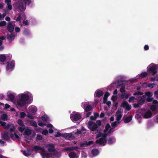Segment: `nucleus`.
<instances>
[{
	"mask_svg": "<svg viewBox=\"0 0 158 158\" xmlns=\"http://www.w3.org/2000/svg\"><path fill=\"white\" fill-rule=\"evenodd\" d=\"M20 116L21 118H23L25 117L26 115V114L24 112H21L20 113Z\"/></svg>",
	"mask_w": 158,
	"mask_h": 158,
	"instance_id": "43",
	"label": "nucleus"
},
{
	"mask_svg": "<svg viewBox=\"0 0 158 158\" xmlns=\"http://www.w3.org/2000/svg\"><path fill=\"white\" fill-rule=\"evenodd\" d=\"M153 98H151V97H148L146 99V100L148 102H151L153 101Z\"/></svg>",
	"mask_w": 158,
	"mask_h": 158,
	"instance_id": "51",
	"label": "nucleus"
},
{
	"mask_svg": "<svg viewBox=\"0 0 158 158\" xmlns=\"http://www.w3.org/2000/svg\"><path fill=\"white\" fill-rule=\"evenodd\" d=\"M70 158H75L76 156V154L74 152H71L69 154Z\"/></svg>",
	"mask_w": 158,
	"mask_h": 158,
	"instance_id": "26",
	"label": "nucleus"
},
{
	"mask_svg": "<svg viewBox=\"0 0 158 158\" xmlns=\"http://www.w3.org/2000/svg\"><path fill=\"white\" fill-rule=\"evenodd\" d=\"M17 5L18 9L21 11H24L26 8V5H25L22 1H19L17 2Z\"/></svg>",
	"mask_w": 158,
	"mask_h": 158,
	"instance_id": "2",
	"label": "nucleus"
},
{
	"mask_svg": "<svg viewBox=\"0 0 158 158\" xmlns=\"http://www.w3.org/2000/svg\"><path fill=\"white\" fill-rule=\"evenodd\" d=\"M7 38L8 40H11L12 41V40L14 39V35L11 34H8L7 35Z\"/></svg>",
	"mask_w": 158,
	"mask_h": 158,
	"instance_id": "25",
	"label": "nucleus"
},
{
	"mask_svg": "<svg viewBox=\"0 0 158 158\" xmlns=\"http://www.w3.org/2000/svg\"><path fill=\"white\" fill-rule=\"evenodd\" d=\"M103 94V92L100 90L98 89L96 90L94 93V97H95L100 98L102 96Z\"/></svg>",
	"mask_w": 158,
	"mask_h": 158,
	"instance_id": "11",
	"label": "nucleus"
},
{
	"mask_svg": "<svg viewBox=\"0 0 158 158\" xmlns=\"http://www.w3.org/2000/svg\"><path fill=\"white\" fill-rule=\"evenodd\" d=\"M32 151H36L38 150H41V152H45V150L44 147H40L35 145L34 146Z\"/></svg>",
	"mask_w": 158,
	"mask_h": 158,
	"instance_id": "8",
	"label": "nucleus"
},
{
	"mask_svg": "<svg viewBox=\"0 0 158 158\" xmlns=\"http://www.w3.org/2000/svg\"><path fill=\"white\" fill-rule=\"evenodd\" d=\"M140 98V99L138 101V102L141 105H143L145 102L146 98V96L145 95H143L142 96H139L137 97V100H138Z\"/></svg>",
	"mask_w": 158,
	"mask_h": 158,
	"instance_id": "7",
	"label": "nucleus"
},
{
	"mask_svg": "<svg viewBox=\"0 0 158 158\" xmlns=\"http://www.w3.org/2000/svg\"><path fill=\"white\" fill-rule=\"evenodd\" d=\"M117 99V97L113 95L111 97V99L113 102H115Z\"/></svg>",
	"mask_w": 158,
	"mask_h": 158,
	"instance_id": "56",
	"label": "nucleus"
},
{
	"mask_svg": "<svg viewBox=\"0 0 158 158\" xmlns=\"http://www.w3.org/2000/svg\"><path fill=\"white\" fill-rule=\"evenodd\" d=\"M7 98L10 101H13L15 98L14 95L10 93L7 95Z\"/></svg>",
	"mask_w": 158,
	"mask_h": 158,
	"instance_id": "20",
	"label": "nucleus"
},
{
	"mask_svg": "<svg viewBox=\"0 0 158 158\" xmlns=\"http://www.w3.org/2000/svg\"><path fill=\"white\" fill-rule=\"evenodd\" d=\"M132 117L130 115L129 116L127 117L124 120V122L125 123H128L131 120Z\"/></svg>",
	"mask_w": 158,
	"mask_h": 158,
	"instance_id": "21",
	"label": "nucleus"
},
{
	"mask_svg": "<svg viewBox=\"0 0 158 158\" xmlns=\"http://www.w3.org/2000/svg\"><path fill=\"white\" fill-rule=\"evenodd\" d=\"M114 131V129L113 128H111L110 130L107 133L108 135L110 134L111 133L113 132Z\"/></svg>",
	"mask_w": 158,
	"mask_h": 158,
	"instance_id": "50",
	"label": "nucleus"
},
{
	"mask_svg": "<svg viewBox=\"0 0 158 158\" xmlns=\"http://www.w3.org/2000/svg\"><path fill=\"white\" fill-rule=\"evenodd\" d=\"M86 103H84L83 104V108L85 109V111L86 112H88L90 111L92 109V107L91 105H88L86 107Z\"/></svg>",
	"mask_w": 158,
	"mask_h": 158,
	"instance_id": "13",
	"label": "nucleus"
},
{
	"mask_svg": "<svg viewBox=\"0 0 158 158\" xmlns=\"http://www.w3.org/2000/svg\"><path fill=\"white\" fill-rule=\"evenodd\" d=\"M128 104V102L127 101H123L121 104V106L123 107H125Z\"/></svg>",
	"mask_w": 158,
	"mask_h": 158,
	"instance_id": "38",
	"label": "nucleus"
},
{
	"mask_svg": "<svg viewBox=\"0 0 158 158\" xmlns=\"http://www.w3.org/2000/svg\"><path fill=\"white\" fill-rule=\"evenodd\" d=\"M145 95L146 96H147L148 97H151L152 96L151 92H145Z\"/></svg>",
	"mask_w": 158,
	"mask_h": 158,
	"instance_id": "59",
	"label": "nucleus"
},
{
	"mask_svg": "<svg viewBox=\"0 0 158 158\" xmlns=\"http://www.w3.org/2000/svg\"><path fill=\"white\" fill-rule=\"evenodd\" d=\"M32 151L31 148H27V150H24L23 153V155L26 156L28 157L31 154L30 151Z\"/></svg>",
	"mask_w": 158,
	"mask_h": 158,
	"instance_id": "16",
	"label": "nucleus"
},
{
	"mask_svg": "<svg viewBox=\"0 0 158 158\" xmlns=\"http://www.w3.org/2000/svg\"><path fill=\"white\" fill-rule=\"evenodd\" d=\"M36 139L38 140H41L42 139V137L40 135H37L36 136Z\"/></svg>",
	"mask_w": 158,
	"mask_h": 158,
	"instance_id": "52",
	"label": "nucleus"
},
{
	"mask_svg": "<svg viewBox=\"0 0 158 158\" xmlns=\"http://www.w3.org/2000/svg\"><path fill=\"white\" fill-rule=\"evenodd\" d=\"M6 57L4 55H0V61L1 62H3L6 60Z\"/></svg>",
	"mask_w": 158,
	"mask_h": 158,
	"instance_id": "27",
	"label": "nucleus"
},
{
	"mask_svg": "<svg viewBox=\"0 0 158 158\" xmlns=\"http://www.w3.org/2000/svg\"><path fill=\"white\" fill-rule=\"evenodd\" d=\"M48 131L47 130H45L43 131L42 132V134L44 135H46L48 134Z\"/></svg>",
	"mask_w": 158,
	"mask_h": 158,
	"instance_id": "55",
	"label": "nucleus"
},
{
	"mask_svg": "<svg viewBox=\"0 0 158 158\" xmlns=\"http://www.w3.org/2000/svg\"><path fill=\"white\" fill-rule=\"evenodd\" d=\"M93 141H90L88 142H85V144L87 146H90L93 144Z\"/></svg>",
	"mask_w": 158,
	"mask_h": 158,
	"instance_id": "46",
	"label": "nucleus"
},
{
	"mask_svg": "<svg viewBox=\"0 0 158 158\" xmlns=\"http://www.w3.org/2000/svg\"><path fill=\"white\" fill-rule=\"evenodd\" d=\"M152 116V113L149 110H148L144 114V117L145 118H150Z\"/></svg>",
	"mask_w": 158,
	"mask_h": 158,
	"instance_id": "17",
	"label": "nucleus"
},
{
	"mask_svg": "<svg viewBox=\"0 0 158 158\" xmlns=\"http://www.w3.org/2000/svg\"><path fill=\"white\" fill-rule=\"evenodd\" d=\"M15 65V62L14 61H10V62H7L6 68L8 69H12L14 67Z\"/></svg>",
	"mask_w": 158,
	"mask_h": 158,
	"instance_id": "9",
	"label": "nucleus"
},
{
	"mask_svg": "<svg viewBox=\"0 0 158 158\" xmlns=\"http://www.w3.org/2000/svg\"><path fill=\"white\" fill-rule=\"evenodd\" d=\"M106 142L108 144H112L114 142L112 140V139L111 137H110L107 140H106Z\"/></svg>",
	"mask_w": 158,
	"mask_h": 158,
	"instance_id": "30",
	"label": "nucleus"
},
{
	"mask_svg": "<svg viewBox=\"0 0 158 158\" xmlns=\"http://www.w3.org/2000/svg\"><path fill=\"white\" fill-rule=\"evenodd\" d=\"M48 117L45 116H43L41 117V119L43 121H45L48 120Z\"/></svg>",
	"mask_w": 158,
	"mask_h": 158,
	"instance_id": "47",
	"label": "nucleus"
},
{
	"mask_svg": "<svg viewBox=\"0 0 158 158\" xmlns=\"http://www.w3.org/2000/svg\"><path fill=\"white\" fill-rule=\"evenodd\" d=\"M99 153L98 149L94 148L92 151V154L94 156H97Z\"/></svg>",
	"mask_w": 158,
	"mask_h": 158,
	"instance_id": "23",
	"label": "nucleus"
},
{
	"mask_svg": "<svg viewBox=\"0 0 158 158\" xmlns=\"http://www.w3.org/2000/svg\"><path fill=\"white\" fill-rule=\"evenodd\" d=\"M19 98L17 101V105L20 107L23 106L26 103L30 104L32 102L30 100L27 102L29 100V96L27 94H21L19 95Z\"/></svg>",
	"mask_w": 158,
	"mask_h": 158,
	"instance_id": "1",
	"label": "nucleus"
},
{
	"mask_svg": "<svg viewBox=\"0 0 158 158\" xmlns=\"http://www.w3.org/2000/svg\"><path fill=\"white\" fill-rule=\"evenodd\" d=\"M7 118V115L6 114H3L1 116V119L3 121L6 120Z\"/></svg>",
	"mask_w": 158,
	"mask_h": 158,
	"instance_id": "28",
	"label": "nucleus"
},
{
	"mask_svg": "<svg viewBox=\"0 0 158 158\" xmlns=\"http://www.w3.org/2000/svg\"><path fill=\"white\" fill-rule=\"evenodd\" d=\"M158 66L154 64L151 65L149 68V71L152 73V75H155L157 72Z\"/></svg>",
	"mask_w": 158,
	"mask_h": 158,
	"instance_id": "3",
	"label": "nucleus"
},
{
	"mask_svg": "<svg viewBox=\"0 0 158 158\" xmlns=\"http://www.w3.org/2000/svg\"><path fill=\"white\" fill-rule=\"evenodd\" d=\"M81 115L79 114H77L74 115V120L75 121H77L81 118Z\"/></svg>",
	"mask_w": 158,
	"mask_h": 158,
	"instance_id": "19",
	"label": "nucleus"
},
{
	"mask_svg": "<svg viewBox=\"0 0 158 158\" xmlns=\"http://www.w3.org/2000/svg\"><path fill=\"white\" fill-rule=\"evenodd\" d=\"M143 93L140 91H138L137 92L134 93L133 95L134 96H136L138 95H143Z\"/></svg>",
	"mask_w": 158,
	"mask_h": 158,
	"instance_id": "39",
	"label": "nucleus"
},
{
	"mask_svg": "<svg viewBox=\"0 0 158 158\" xmlns=\"http://www.w3.org/2000/svg\"><path fill=\"white\" fill-rule=\"evenodd\" d=\"M41 156L42 158H52L54 156L53 153H45V152H41L40 153Z\"/></svg>",
	"mask_w": 158,
	"mask_h": 158,
	"instance_id": "4",
	"label": "nucleus"
},
{
	"mask_svg": "<svg viewBox=\"0 0 158 158\" xmlns=\"http://www.w3.org/2000/svg\"><path fill=\"white\" fill-rule=\"evenodd\" d=\"M38 125L40 126L44 127L46 126V124L45 123H43L42 122H40L38 123Z\"/></svg>",
	"mask_w": 158,
	"mask_h": 158,
	"instance_id": "54",
	"label": "nucleus"
},
{
	"mask_svg": "<svg viewBox=\"0 0 158 158\" xmlns=\"http://www.w3.org/2000/svg\"><path fill=\"white\" fill-rule=\"evenodd\" d=\"M9 134L10 133L8 132L4 133L2 136V138L6 141L9 140H10V138L9 135Z\"/></svg>",
	"mask_w": 158,
	"mask_h": 158,
	"instance_id": "15",
	"label": "nucleus"
},
{
	"mask_svg": "<svg viewBox=\"0 0 158 158\" xmlns=\"http://www.w3.org/2000/svg\"><path fill=\"white\" fill-rule=\"evenodd\" d=\"M18 130L21 133H23L25 130V127H19L18 128Z\"/></svg>",
	"mask_w": 158,
	"mask_h": 158,
	"instance_id": "34",
	"label": "nucleus"
},
{
	"mask_svg": "<svg viewBox=\"0 0 158 158\" xmlns=\"http://www.w3.org/2000/svg\"><path fill=\"white\" fill-rule=\"evenodd\" d=\"M7 30L10 33L12 32L14 30V27L11 22H9L7 25Z\"/></svg>",
	"mask_w": 158,
	"mask_h": 158,
	"instance_id": "12",
	"label": "nucleus"
},
{
	"mask_svg": "<svg viewBox=\"0 0 158 158\" xmlns=\"http://www.w3.org/2000/svg\"><path fill=\"white\" fill-rule=\"evenodd\" d=\"M126 109L127 110H130L131 109V106L128 104L125 107Z\"/></svg>",
	"mask_w": 158,
	"mask_h": 158,
	"instance_id": "49",
	"label": "nucleus"
},
{
	"mask_svg": "<svg viewBox=\"0 0 158 158\" xmlns=\"http://www.w3.org/2000/svg\"><path fill=\"white\" fill-rule=\"evenodd\" d=\"M18 123L21 126L23 127H25V125L23 124V121L20 119H19L18 121Z\"/></svg>",
	"mask_w": 158,
	"mask_h": 158,
	"instance_id": "29",
	"label": "nucleus"
},
{
	"mask_svg": "<svg viewBox=\"0 0 158 158\" xmlns=\"http://www.w3.org/2000/svg\"><path fill=\"white\" fill-rule=\"evenodd\" d=\"M61 135V133H60L59 132H57V134L55 135V137H60Z\"/></svg>",
	"mask_w": 158,
	"mask_h": 158,
	"instance_id": "64",
	"label": "nucleus"
},
{
	"mask_svg": "<svg viewBox=\"0 0 158 158\" xmlns=\"http://www.w3.org/2000/svg\"><path fill=\"white\" fill-rule=\"evenodd\" d=\"M79 148L77 146L75 147H70L65 148L64 150L67 151H73L74 150H76L78 149H79Z\"/></svg>",
	"mask_w": 158,
	"mask_h": 158,
	"instance_id": "14",
	"label": "nucleus"
},
{
	"mask_svg": "<svg viewBox=\"0 0 158 158\" xmlns=\"http://www.w3.org/2000/svg\"><path fill=\"white\" fill-rule=\"evenodd\" d=\"M20 28L18 27H16L15 28V31L16 32H19L20 31Z\"/></svg>",
	"mask_w": 158,
	"mask_h": 158,
	"instance_id": "63",
	"label": "nucleus"
},
{
	"mask_svg": "<svg viewBox=\"0 0 158 158\" xmlns=\"http://www.w3.org/2000/svg\"><path fill=\"white\" fill-rule=\"evenodd\" d=\"M120 91L122 93L125 92V86H122L120 89Z\"/></svg>",
	"mask_w": 158,
	"mask_h": 158,
	"instance_id": "40",
	"label": "nucleus"
},
{
	"mask_svg": "<svg viewBox=\"0 0 158 158\" xmlns=\"http://www.w3.org/2000/svg\"><path fill=\"white\" fill-rule=\"evenodd\" d=\"M31 133V131L29 129H26L23 133V135L29 136Z\"/></svg>",
	"mask_w": 158,
	"mask_h": 158,
	"instance_id": "18",
	"label": "nucleus"
},
{
	"mask_svg": "<svg viewBox=\"0 0 158 158\" xmlns=\"http://www.w3.org/2000/svg\"><path fill=\"white\" fill-rule=\"evenodd\" d=\"M155 84L154 83L149 84L148 85V87L151 88H152L154 86Z\"/></svg>",
	"mask_w": 158,
	"mask_h": 158,
	"instance_id": "60",
	"label": "nucleus"
},
{
	"mask_svg": "<svg viewBox=\"0 0 158 158\" xmlns=\"http://www.w3.org/2000/svg\"><path fill=\"white\" fill-rule=\"evenodd\" d=\"M131 95V94L129 93L122 94L121 95L122 98H124L126 99L128 98Z\"/></svg>",
	"mask_w": 158,
	"mask_h": 158,
	"instance_id": "24",
	"label": "nucleus"
},
{
	"mask_svg": "<svg viewBox=\"0 0 158 158\" xmlns=\"http://www.w3.org/2000/svg\"><path fill=\"white\" fill-rule=\"evenodd\" d=\"M81 134V131H80L79 129H77V131L75 133V134L79 135Z\"/></svg>",
	"mask_w": 158,
	"mask_h": 158,
	"instance_id": "62",
	"label": "nucleus"
},
{
	"mask_svg": "<svg viewBox=\"0 0 158 158\" xmlns=\"http://www.w3.org/2000/svg\"><path fill=\"white\" fill-rule=\"evenodd\" d=\"M108 135L107 133H105V134H102V138H103L104 139H106V137Z\"/></svg>",
	"mask_w": 158,
	"mask_h": 158,
	"instance_id": "61",
	"label": "nucleus"
},
{
	"mask_svg": "<svg viewBox=\"0 0 158 158\" xmlns=\"http://www.w3.org/2000/svg\"><path fill=\"white\" fill-rule=\"evenodd\" d=\"M7 5L8 8L9 10H11L12 9V6L10 3H7Z\"/></svg>",
	"mask_w": 158,
	"mask_h": 158,
	"instance_id": "58",
	"label": "nucleus"
},
{
	"mask_svg": "<svg viewBox=\"0 0 158 158\" xmlns=\"http://www.w3.org/2000/svg\"><path fill=\"white\" fill-rule=\"evenodd\" d=\"M141 106L138 102L137 103H135L133 104V106L134 108L140 107Z\"/></svg>",
	"mask_w": 158,
	"mask_h": 158,
	"instance_id": "35",
	"label": "nucleus"
},
{
	"mask_svg": "<svg viewBox=\"0 0 158 158\" xmlns=\"http://www.w3.org/2000/svg\"><path fill=\"white\" fill-rule=\"evenodd\" d=\"M106 143V139L103 138H100L98 140H97L96 141V143L97 144L99 143L100 145L103 144V146L105 145L104 143Z\"/></svg>",
	"mask_w": 158,
	"mask_h": 158,
	"instance_id": "10",
	"label": "nucleus"
},
{
	"mask_svg": "<svg viewBox=\"0 0 158 158\" xmlns=\"http://www.w3.org/2000/svg\"><path fill=\"white\" fill-rule=\"evenodd\" d=\"M151 110L153 111H155L156 110L157 107L156 106L152 105L151 106Z\"/></svg>",
	"mask_w": 158,
	"mask_h": 158,
	"instance_id": "37",
	"label": "nucleus"
},
{
	"mask_svg": "<svg viewBox=\"0 0 158 158\" xmlns=\"http://www.w3.org/2000/svg\"><path fill=\"white\" fill-rule=\"evenodd\" d=\"M96 124L98 125V127L100 126L101 125V122L99 120H97L96 121Z\"/></svg>",
	"mask_w": 158,
	"mask_h": 158,
	"instance_id": "57",
	"label": "nucleus"
},
{
	"mask_svg": "<svg viewBox=\"0 0 158 158\" xmlns=\"http://www.w3.org/2000/svg\"><path fill=\"white\" fill-rule=\"evenodd\" d=\"M31 125L35 127H37V123L34 121H32L31 122Z\"/></svg>",
	"mask_w": 158,
	"mask_h": 158,
	"instance_id": "41",
	"label": "nucleus"
},
{
	"mask_svg": "<svg viewBox=\"0 0 158 158\" xmlns=\"http://www.w3.org/2000/svg\"><path fill=\"white\" fill-rule=\"evenodd\" d=\"M21 19L20 14H19V16L16 19V21H19Z\"/></svg>",
	"mask_w": 158,
	"mask_h": 158,
	"instance_id": "53",
	"label": "nucleus"
},
{
	"mask_svg": "<svg viewBox=\"0 0 158 158\" xmlns=\"http://www.w3.org/2000/svg\"><path fill=\"white\" fill-rule=\"evenodd\" d=\"M25 4L29 5L31 3V0H23Z\"/></svg>",
	"mask_w": 158,
	"mask_h": 158,
	"instance_id": "45",
	"label": "nucleus"
},
{
	"mask_svg": "<svg viewBox=\"0 0 158 158\" xmlns=\"http://www.w3.org/2000/svg\"><path fill=\"white\" fill-rule=\"evenodd\" d=\"M62 136L66 139H73L75 137L73 134L71 133H65L63 134Z\"/></svg>",
	"mask_w": 158,
	"mask_h": 158,
	"instance_id": "5",
	"label": "nucleus"
},
{
	"mask_svg": "<svg viewBox=\"0 0 158 158\" xmlns=\"http://www.w3.org/2000/svg\"><path fill=\"white\" fill-rule=\"evenodd\" d=\"M98 128V126L96 124H94L92 127H91L90 129H89L91 131H95Z\"/></svg>",
	"mask_w": 158,
	"mask_h": 158,
	"instance_id": "22",
	"label": "nucleus"
},
{
	"mask_svg": "<svg viewBox=\"0 0 158 158\" xmlns=\"http://www.w3.org/2000/svg\"><path fill=\"white\" fill-rule=\"evenodd\" d=\"M148 75V73L147 72H144L142 73L140 75V77L142 78H144L146 77Z\"/></svg>",
	"mask_w": 158,
	"mask_h": 158,
	"instance_id": "32",
	"label": "nucleus"
},
{
	"mask_svg": "<svg viewBox=\"0 0 158 158\" xmlns=\"http://www.w3.org/2000/svg\"><path fill=\"white\" fill-rule=\"evenodd\" d=\"M30 33V31L27 29H25L23 31V34L24 35H27L29 34Z\"/></svg>",
	"mask_w": 158,
	"mask_h": 158,
	"instance_id": "31",
	"label": "nucleus"
},
{
	"mask_svg": "<svg viewBox=\"0 0 158 158\" xmlns=\"http://www.w3.org/2000/svg\"><path fill=\"white\" fill-rule=\"evenodd\" d=\"M46 147L48 148V150L49 152L54 153L55 152V146L52 143L48 144L47 145Z\"/></svg>",
	"mask_w": 158,
	"mask_h": 158,
	"instance_id": "6",
	"label": "nucleus"
},
{
	"mask_svg": "<svg viewBox=\"0 0 158 158\" xmlns=\"http://www.w3.org/2000/svg\"><path fill=\"white\" fill-rule=\"evenodd\" d=\"M135 97L134 96H131L129 98L128 100V101L129 102H132L134 101V99H135Z\"/></svg>",
	"mask_w": 158,
	"mask_h": 158,
	"instance_id": "44",
	"label": "nucleus"
},
{
	"mask_svg": "<svg viewBox=\"0 0 158 158\" xmlns=\"http://www.w3.org/2000/svg\"><path fill=\"white\" fill-rule=\"evenodd\" d=\"M94 122L92 121H89L88 123V128L89 129H90V127H92Z\"/></svg>",
	"mask_w": 158,
	"mask_h": 158,
	"instance_id": "42",
	"label": "nucleus"
},
{
	"mask_svg": "<svg viewBox=\"0 0 158 158\" xmlns=\"http://www.w3.org/2000/svg\"><path fill=\"white\" fill-rule=\"evenodd\" d=\"M122 115L121 114H118L117 116L116 120L118 121L121 119L122 118Z\"/></svg>",
	"mask_w": 158,
	"mask_h": 158,
	"instance_id": "48",
	"label": "nucleus"
},
{
	"mask_svg": "<svg viewBox=\"0 0 158 158\" xmlns=\"http://www.w3.org/2000/svg\"><path fill=\"white\" fill-rule=\"evenodd\" d=\"M110 95V94L109 92H106L104 95L103 99L105 98V99H107L108 97Z\"/></svg>",
	"mask_w": 158,
	"mask_h": 158,
	"instance_id": "33",
	"label": "nucleus"
},
{
	"mask_svg": "<svg viewBox=\"0 0 158 158\" xmlns=\"http://www.w3.org/2000/svg\"><path fill=\"white\" fill-rule=\"evenodd\" d=\"M6 24V22L5 21H1L0 22V27L4 26Z\"/></svg>",
	"mask_w": 158,
	"mask_h": 158,
	"instance_id": "36",
	"label": "nucleus"
}]
</instances>
